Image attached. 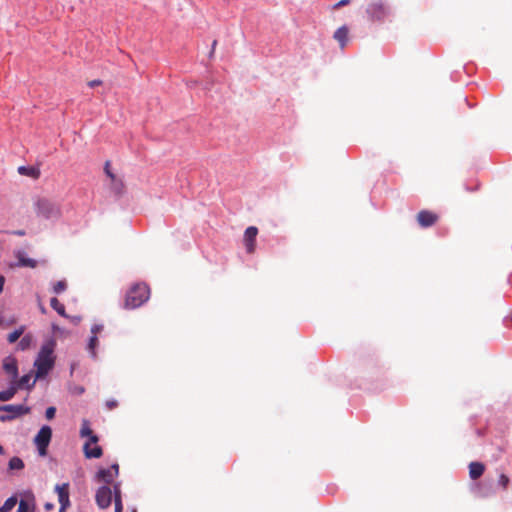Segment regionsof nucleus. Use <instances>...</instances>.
Instances as JSON below:
<instances>
[{
	"label": "nucleus",
	"instance_id": "obj_1",
	"mask_svg": "<svg viewBox=\"0 0 512 512\" xmlns=\"http://www.w3.org/2000/svg\"><path fill=\"white\" fill-rule=\"evenodd\" d=\"M56 347V341L50 338L42 345L38 357L34 362L36 367V379H41L48 375L55 365V357L53 355Z\"/></svg>",
	"mask_w": 512,
	"mask_h": 512
},
{
	"label": "nucleus",
	"instance_id": "obj_14",
	"mask_svg": "<svg viewBox=\"0 0 512 512\" xmlns=\"http://www.w3.org/2000/svg\"><path fill=\"white\" fill-rule=\"evenodd\" d=\"M485 471V466L482 462H471L469 464V476L472 480L479 479Z\"/></svg>",
	"mask_w": 512,
	"mask_h": 512
},
{
	"label": "nucleus",
	"instance_id": "obj_11",
	"mask_svg": "<svg viewBox=\"0 0 512 512\" xmlns=\"http://www.w3.org/2000/svg\"><path fill=\"white\" fill-rule=\"evenodd\" d=\"M36 377L32 380V372L21 376L19 379H15L17 387L20 389L32 390L36 384Z\"/></svg>",
	"mask_w": 512,
	"mask_h": 512
},
{
	"label": "nucleus",
	"instance_id": "obj_9",
	"mask_svg": "<svg viewBox=\"0 0 512 512\" xmlns=\"http://www.w3.org/2000/svg\"><path fill=\"white\" fill-rule=\"evenodd\" d=\"M438 216L428 210H422L418 213L417 220L421 227L428 228L436 223Z\"/></svg>",
	"mask_w": 512,
	"mask_h": 512
},
{
	"label": "nucleus",
	"instance_id": "obj_23",
	"mask_svg": "<svg viewBox=\"0 0 512 512\" xmlns=\"http://www.w3.org/2000/svg\"><path fill=\"white\" fill-rule=\"evenodd\" d=\"M50 306L52 307V309H54L60 316L62 317H67V313H66V310H65V306L60 303V301L56 298V297H53L50 299Z\"/></svg>",
	"mask_w": 512,
	"mask_h": 512
},
{
	"label": "nucleus",
	"instance_id": "obj_10",
	"mask_svg": "<svg viewBox=\"0 0 512 512\" xmlns=\"http://www.w3.org/2000/svg\"><path fill=\"white\" fill-rule=\"evenodd\" d=\"M3 369L9 374L12 380H15L19 376L18 363L17 360L13 357H7L3 361Z\"/></svg>",
	"mask_w": 512,
	"mask_h": 512
},
{
	"label": "nucleus",
	"instance_id": "obj_32",
	"mask_svg": "<svg viewBox=\"0 0 512 512\" xmlns=\"http://www.w3.org/2000/svg\"><path fill=\"white\" fill-rule=\"evenodd\" d=\"M56 411H57L56 407H54V406L47 407L46 410H45V418L47 420L53 419L55 417V415H56Z\"/></svg>",
	"mask_w": 512,
	"mask_h": 512
},
{
	"label": "nucleus",
	"instance_id": "obj_19",
	"mask_svg": "<svg viewBox=\"0 0 512 512\" xmlns=\"http://www.w3.org/2000/svg\"><path fill=\"white\" fill-rule=\"evenodd\" d=\"M348 32L349 30L347 26L343 25L339 27L334 33V38L339 42L341 48H344L347 44Z\"/></svg>",
	"mask_w": 512,
	"mask_h": 512
},
{
	"label": "nucleus",
	"instance_id": "obj_39",
	"mask_svg": "<svg viewBox=\"0 0 512 512\" xmlns=\"http://www.w3.org/2000/svg\"><path fill=\"white\" fill-rule=\"evenodd\" d=\"M106 406L108 409H113L118 406V402L115 399H110L106 401Z\"/></svg>",
	"mask_w": 512,
	"mask_h": 512
},
{
	"label": "nucleus",
	"instance_id": "obj_35",
	"mask_svg": "<svg viewBox=\"0 0 512 512\" xmlns=\"http://www.w3.org/2000/svg\"><path fill=\"white\" fill-rule=\"evenodd\" d=\"M66 318L69 319L74 325H78L82 320V317L80 315H68L67 314Z\"/></svg>",
	"mask_w": 512,
	"mask_h": 512
},
{
	"label": "nucleus",
	"instance_id": "obj_38",
	"mask_svg": "<svg viewBox=\"0 0 512 512\" xmlns=\"http://www.w3.org/2000/svg\"><path fill=\"white\" fill-rule=\"evenodd\" d=\"M71 391L75 395H82L85 392V388L83 386H75Z\"/></svg>",
	"mask_w": 512,
	"mask_h": 512
},
{
	"label": "nucleus",
	"instance_id": "obj_29",
	"mask_svg": "<svg viewBox=\"0 0 512 512\" xmlns=\"http://www.w3.org/2000/svg\"><path fill=\"white\" fill-rule=\"evenodd\" d=\"M67 288V284L64 280H60V281H57L54 285H53V292L55 294H60L62 292H64Z\"/></svg>",
	"mask_w": 512,
	"mask_h": 512
},
{
	"label": "nucleus",
	"instance_id": "obj_30",
	"mask_svg": "<svg viewBox=\"0 0 512 512\" xmlns=\"http://www.w3.org/2000/svg\"><path fill=\"white\" fill-rule=\"evenodd\" d=\"M473 492L479 497H486L488 493L484 491L483 485L481 483L475 484L472 488Z\"/></svg>",
	"mask_w": 512,
	"mask_h": 512
},
{
	"label": "nucleus",
	"instance_id": "obj_5",
	"mask_svg": "<svg viewBox=\"0 0 512 512\" xmlns=\"http://www.w3.org/2000/svg\"><path fill=\"white\" fill-rule=\"evenodd\" d=\"M52 439V428L49 425H43L34 437V444L38 455L45 457L48 453V447Z\"/></svg>",
	"mask_w": 512,
	"mask_h": 512
},
{
	"label": "nucleus",
	"instance_id": "obj_20",
	"mask_svg": "<svg viewBox=\"0 0 512 512\" xmlns=\"http://www.w3.org/2000/svg\"><path fill=\"white\" fill-rule=\"evenodd\" d=\"M98 344H99L98 336L97 335H90V337L88 338L86 349H87V351L89 353V356L93 360L97 359L96 348H97Z\"/></svg>",
	"mask_w": 512,
	"mask_h": 512
},
{
	"label": "nucleus",
	"instance_id": "obj_43",
	"mask_svg": "<svg viewBox=\"0 0 512 512\" xmlns=\"http://www.w3.org/2000/svg\"><path fill=\"white\" fill-rule=\"evenodd\" d=\"M70 505H71V504H65V503L60 504L59 512H66V509H67Z\"/></svg>",
	"mask_w": 512,
	"mask_h": 512
},
{
	"label": "nucleus",
	"instance_id": "obj_52",
	"mask_svg": "<svg viewBox=\"0 0 512 512\" xmlns=\"http://www.w3.org/2000/svg\"><path fill=\"white\" fill-rule=\"evenodd\" d=\"M132 512H137V511L134 509V510H132Z\"/></svg>",
	"mask_w": 512,
	"mask_h": 512
},
{
	"label": "nucleus",
	"instance_id": "obj_7",
	"mask_svg": "<svg viewBox=\"0 0 512 512\" xmlns=\"http://www.w3.org/2000/svg\"><path fill=\"white\" fill-rule=\"evenodd\" d=\"M95 501L100 509H107L112 502V490L107 485H102L96 490Z\"/></svg>",
	"mask_w": 512,
	"mask_h": 512
},
{
	"label": "nucleus",
	"instance_id": "obj_6",
	"mask_svg": "<svg viewBox=\"0 0 512 512\" xmlns=\"http://www.w3.org/2000/svg\"><path fill=\"white\" fill-rule=\"evenodd\" d=\"M389 13V7L381 0L370 2L366 7V14L372 22H384Z\"/></svg>",
	"mask_w": 512,
	"mask_h": 512
},
{
	"label": "nucleus",
	"instance_id": "obj_44",
	"mask_svg": "<svg viewBox=\"0 0 512 512\" xmlns=\"http://www.w3.org/2000/svg\"><path fill=\"white\" fill-rule=\"evenodd\" d=\"M100 84H101V80H98V79H96V80H92L91 82H89V85H90L91 87H95V86H98V85H100Z\"/></svg>",
	"mask_w": 512,
	"mask_h": 512
},
{
	"label": "nucleus",
	"instance_id": "obj_50",
	"mask_svg": "<svg viewBox=\"0 0 512 512\" xmlns=\"http://www.w3.org/2000/svg\"><path fill=\"white\" fill-rule=\"evenodd\" d=\"M40 311H42L44 313L46 311V309L44 307H41Z\"/></svg>",
	"mask_w": 512,
	"mask_h": 512
},
{
	"label": "nucleus",
	"instance_id": "obj_33",
	"mask_svg": "<svg viewBox=\"0 0 512 512\" xmlns=\"http://www.w3.org/2000/svg\"><path fill=\"white\" fill-rule=\"evenodd\" d=\"M104 172L111 180H115L116 176L110 169V161L105 162Z\"/></svg>",
	"mask_w": 512,
	"mask_h": 512
},
{
	"label": "nucleus",
	"instance_id": "obj_8",
	"mask_svg": "<svg viewBox=\"0 0 512 512\" xmlns=\"http://www.w3.org/2000/svg\"><path fill=\"white\" fill-rule=\"evenodd\" d=\"M258 234V229L255 226H249L244 232V244L247 253H253L255 250V241Z\"/></svg>",
	"mask_w": 512,
	"mask_h": 512
},
{
	"label": "nucleus",
	"instance_id": "obj_51",
	"mask_svg": "<svg viewBox=\"0 0 512 512\" xmlns=\"http://www.w3.org/2000/svg\"><path fill=\"white\" fill-rule=\"evenodd\" d=\"M2 324V317L0 316V325Z\"/></svg>",
	"mask_w": 512,
	"mask_h": 512
},
{
	"label": "nucleus",
	"instance_id": "obj_15",
	"mask_svg": "<svg viewBox=\"0 0 512 512\" xmlns=\"http://www.w3.org/2000/svg\"><path fill=\"white\" fill-rule=\"evenodd\" d=\"M19 390L14 380H12L6 390L0 391V401L6 402L11 400Z\"/></svg>",
	"mask_w": 512,
	"mask_h": 512
},
{
	"label": "nucleus",
	"instance_id": "obj_42",
	"mask_svg": "<svg viewBox=\"0 0 512 512\" xmlns=\"http://www.w3.org/2000/svg\"><path fill=\"white\" fill-rule=\"evenodd\" d=\"M4 284H5V277L3 275H0V294L3 291Z\"/></svg>",
	"mask_w": 512,
	"mask_h": 512
},
{
	"label": "nucleus",
	"instance_id": "obj_18",
	"mask_svg": "<svg viewBox=\"0 0 512 512\" xmlns=\"http://www.w3.org/2000/svg\"><path fill=\"white\" fill-rule=\"evenodd\" d=\"M81 437H88L89 441L87 443H97L98 436L93 433L91 428L89 427V422L87 420H83L82 427L80 429Z\"/></svg>",
	"mask_w": 512,
	"mask_h": 512
},
{
	"label": "nucleus",
	"instance_id": "obj_48",
	"mask_svg": "<svg viewBox=\"0 0 512 512\" xmlns=\"http://www.w3.org/2000/svg\"><path fill=\"white\" fill-rule=\"evenodd\" d=\"M52 328H53V330H58L59 329V327L57 325H55V324L52 325Z\"/></svg>",
	"mask_w": 512,
	"mask_h": 512
},
{
	"label": "nucleus",
	"instance_id": "obj_12",
	"mask_svg": "<svg viewBox=\"0 0 512 512\" xmlns=\"http://www.w3.org/2000/svg\"><path fill=\"white\" fill-rule=\"evenodd\" d=\"M55 492L58 495L59 504H71L69 494V483L57 484L55 486Z\"/></svg>",
	"mask_w": 512,
	"mask_h": 512
},
{
	"label": "nucleus",
	"instance_id": "obj_36",
	"mask_svg": "<svg viewBox=\"0 0 512 512\" xmlns=\"http://www.w3.org/2000/svg\"><path fill=\"white\" fill-rule=\"evenodd\" d=\"M114 504H115V512H123L122 499H119V498L115 499Z\"/></svg>",
	"mask_w": 512,
	"mask_h": 512
},
{
	"label": "nucleus",
	"instance_id": "obj_41",
	"mask_svg": "<svg viewBox=\"0 0 512 512\" xmlns=\"http://www.w3.org/2000/svg\"><path fill=\"white\" fill-rule=\"evenodd\" d=\"M11 234L16 235V236H24V235H26V232H25V230H14L11 232Z\"/></svg>",
	"mask_w": 512,
	"mask_h": 512
},
{
	"label": "nucleus",
	"instance_id": "obj_22",
	"mask_svg": "<svg viewBox=\"0 0 512 512\" xmlns=\"http://www.w3.org/2000/svg\"><path fill=\"white\" fill-rule=\"evenodd\" d=\"M18 173L20 175L31 176L34 178H38L40 175L39 169L32 167V166H20L18 168Z\"/></svg>",
	"mask_w": 512,
	"mask_h": 512
},
{
	"label": "nucleus",
	"instance_id": "obj_46",
	"mask_svg": "<svg viewBox=\"0 0 512 512\" xmlns=\"http://www.w3.org/2000/svg\"><path fill=\"white\" fill-rule=\"evenodd\" d=\"M53 507H54V504L49 503V502H47V503L44 505V508H45L46 510H51V509H53Z\"/></svg>",
	"mask_w": 512,
	"mask_h": 512
},
{
	"label": "nucleus",
	"instance_id": "obj_37",
	"mask_svg": "<svg viewBox=\"0 0 512 512\" xmlns=\"http://www.w3.org/2000/svg\"><path fill=\"white\" fill-rule=\"evenodd\" d=\"M351 2V0H340L339 2L335 3L332 8L333 9H339L345 5H348Z\"/></svg>",
	"mask_w": 512,
	"mask_h": 512
},
{
	"label": "nucleus",
	"instance_id": "obj_17",
	"mask_svg": "<svg viewBox=\"0 0 512 512\" xmlns=\"http://www.w3.org/2000/svg\"><path fill=\"white\" fill-rule=\"evenodd\" d=\"M90 443L84 444V455L87 459H97L103 455V450L100 446L96 445L93 448L89 447Z\"/></svg>",
	"mask_w": 512,
	"mask_h": 512
},
{
	"label": "nucleus",
	"instance_id": "obj_31",
	"mask_svg": "<svg viewBox=\"0 0 512 512\" xmlns=\"http://www.w3.org/2000/svg\"><path fill=\"white\" fill-rule=\"evenodd\" d=\"M111 490H112V496L114 497V500L118 499V498L122 499V496H121V484L119 482L114 483L113 484V488Z\"/></svg>",
	"mask_w": 512,
	"mask_h": 512
},
{
	"label": "nucleus",
	"instance_id": "obj_4",
	"mask_svg": "<svg viewBox=\"0 0 512 512\" xmlns=\"http://www.w3.org/2000/svg\"><path fill=\"white\" fill-rule=\"evenodd\" d=\"M0 411L6 412V414L0 415V421L9 422L28 414L31 411V408L23 404H0Z\"/></svg>",
	"mask_w": 512,
	"mask_h": 512
},
{
	"label": "nucleus",
	"instance_id": "obj_21",
	"mask_svg": "<svg viewBox=\"0 0 512 512\" xmlns=\"http://www.w3.org/2000/svg\"><path fill=\"white\" fill-rule=\"evenodd\" d=\"M24 467H25L24 461L18 456H13L8 461V470L9 471L22 470V469H24Z\"/></svg>",
	"mask_w": 512,
	"mask_h": 512
},
{
	"label": "nucleus",
	"instance_id": "obj_2",
	"mask_svg": "<svg viewBox=\"0 0 512 512\" xmlns=\"http://www.w3.org/2000/svg\"><path fill=\"white\" fill-rule=\"evenodd\" d=\"M150 289L144 282L135 283L126 293L125 307L128 309H136L148 301Z\"/></svg>",
	"mask_w": 512,
	"mask_h": 512
},
{
	"label": "nucleus",
	"instance_id": "obj_3",
	"mask_svg": "<svg viewBox=\"0 0 512 512\" xmlns=\"http://www.w3.org/2000/svg\"><path fill=\"white\" fill-rule=\"evenodd\" d=\"M35 211L37 216L46 220H56L61 216L60 207L46 198H39L35 202Z\"/></svg>",
	"mask_w": 512,
	"mask_h": 512
},
{
	"label": "nucleus",
	"instance_id": "obj_24",
	"mask_svg": "<svg viewBox=\"0 0 512 512\" xmlns=\"http://www.w3.org/2000/svg\"><path fill=\"white\" fill-rule=\"evenodd\" d=\"M25 326L21 325L20 327L16 328L14 331L10 332L7 336L8 343L12 344L15 343L24 333Z\"/></svg>",
	"mask_w": 512,
	"mask_h": 512
},
{
	"label": "nucleus",
	"instance_id": "obj_47",
	"mask_svg": "<svg viewBox=\"0 0 512 512\" xmlns=\"http://www.w3.org/2000/svg\"><path fill=\"white\" fill-rule=\"evenodd\" d=\"M4 453V448L3 446L0 444V455H2Z\"/></svg>",
	"mask_w": 512,
	"mask_h": 512
},
{
	"label": "nucleus",
	"instance_id": "obj_27",
	"mask_svg": "<svg viewBox=\"0 0 512 512\" xmlns=\"http://www.w3.org/2000/svg\"><path fill=\"white\" fill-rule=\"evenodd\" d=\"M34 504H30L27 500L21 499L16 512H33Z\"/></svg>",
	"mask_w": 512,
	"mask_h": 512
},
{
	"label": "nucleus",
	"instance_id": "obj_45",
	"mask_svg": "<svg viewBox=\"0 0 512 512\" xmlns=\"http://www.w3.org/2000/svg\"><path fill=\"white\" fill-rule=\"evenodd\" d=\"M216 44H217V41H216V40H214V41L212 42V49H211V51H210V53H209V56H210V57H211V56L213 55V53H214V49H215Z\"/></svg>",
	"mask_w": 512,
	"mask_h": 512
},
{
	"label": "nucleus",
	"instance_id": "obj_40",
	"mask_svg": "<svg viewBox=\"0 0 512 512\" xmlns=\"http://www.w3.org/2000/svg\"><path fill=\"white\" fill-rule=\"evenodd\" d=\"M109 469H111V472L113 473V475L115 477H117L119 475V465H118V463H113Z\"/></svg>",
	"mask_w": 512,
	"mask_h": 512
},
{
	"label": "nucleus",
	"instance_id": "obj_28",
	"mask_svg": "<svg viewBox=\"0 0 512 512\" xmlns=\"http://www.w3.org/2000/svg\"><path fill=\"white\" fill-rule=\"evenodd\" d=\"M509 483H510V478L504 474V473H501L498 477V486L502 489V490H506L509 486Z\"/></svg>",
	"mask_w": 512,
	"mask_h": 512
},
{
	"label": "nucleus",
	"instance_id": "obj_16",
	"mask_svg": "<svg viewBox=\"0 0 512 512\" xmlns=\"http://www.w3.org/2000/svg\"><path fill=\"white\" fill-rule=\"evenodd\" d=\"M114 477L115 476L111 472V469L108 468H100L95 475V478L98 481L104 482V485L107 486L113 482Z\"/></svg>",
	"mask_w": 512,
	"mask_h": 512
},
{
	"label": "nucleus",
	"instance_id": "obj_13",
	"mask_svg": "<svg viewBox=\"0 0 512 512\" xmlns=\"http://www.w3.org/2000/svg\"><path fill=\"white\" fill-rule=\"evenodd\" d=\"M15 257L17 259L16 266L18 267H30L35 268L37 266V261L33 258L27 257L24 251H17L15 253Z\"/></svg>",
	"mask_w": 512,
	"mask_h": 512
},
{
	"label": "nucleus",
	"instance_id": "obj_49",
	"mask_svg": "<svg viewBox=\"0 0 512 512\" xmlns=\"http://www.w3.org/2000/svg\"><path fill=\"white\" fill-rule=\"evenodd\" d=\"M464 100H465V102L468 104V106H469L470 108H471V107H473L472 105H470V104H469V102H468V98H466V97H465V99H464Z\"/></svg>",
	"mask_w": 512,
	"mask_h": 512
},
{
	"label": "nucleus",
	"instance_id": "obj_26",
	"mask_svg": "<svg viewBox=\"0 0 512 512\" xmlns=\"http://www.w3.org/2000/svg\"><path fill=\"white\" fill-rule=\"evenodd\" d=\"M32 336L30 334H25L20 341L18 342L17 348L18 350L25 351L30 348L32 344Z\"/></svg>",
	"mask_w": 512,
	"mask_h": 512
},
{
	"label": "nucleus",
	"instance_id": "obj_34",
	"mask_svg": "<svg viewBox=\"0 0 512 512\" xmlns=\"http://www.w3.org/2000/svg\"><path fill=\"white\" fill-rule=\"evenodd\" d=\"M104 328L103 324H94L92 325L90 332L91 335H97L100 331H102Z\"/></svg>",
	"mask_w": 512,
	"mask_h": 512
},
{
	"label": "nucleus",
	"instance_id": "obj_25",
	"mask_svg": "<svg viewBox=\"0 0 512 512\" xmlns=\"http://www.w3.org/2000/svg\"><path fill=\"white\" fill-rule=\"evenodd\" d=\"M17 504V497L15 495L10 496L5 500L2 506H0V512H9Z\"/></svg>",
	"mask_w": 512,
	"mask_h": 512
}]
</instances>
